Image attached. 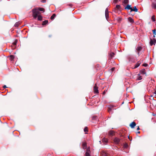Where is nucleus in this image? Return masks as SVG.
<instances>
[{"mask_svg":"<svg viewBox=\"0 0 156 156\" xmlns=\"http://www.w3.org/2000/svg\"><path fill=\"white\" fill-rule=\"evenodd\" d=\"M41 1L42 2H46V0H41Z\"/></svg>","mask_w":156,"mask_h":156,"instance_id":"40","label":"nucleus"},{"mask_svg":"<svg viewBox=\"0 0 156 156\" xmlns=\"http://www.w3.org/2000/svg\"><path fill=\"white\" fill-rule=\"evenodd\" d=\"M128 20L131 23H134L133 20L130 17H129L128 18Z\"/></svg>","mask_w":156,"mask_h":156,"instance_id":"12","label":"nucleus"},{"mask_svg":"<svg viewBox=\"0 0 156 156\" xmlns=\"http://www.w3.org/2000/svg\"><path fill=\"white\" fill-rule=\"evenodd\" d=\"M128 0H124L122 3L123 5H126L128 3Z\"/></svg>","mask_w":156,"mask_h":156,"instance_id":"18","label":"nucleus"},{"mask_svg":"<svg viewBox=\"0 0 156 156\" xmlns=\"http://www.w3.org/2000/svg\"><path fill=\"white\" fill-rule=\"evenodd\" d=\"M138 11V9L136 8V6L134 7L133 9L132 8L131 9V11H135L137 12Z\"/></svg>","mask_w":156,"mask_h":156,"instance_id":"13","label":"nucleus"},{"mask_svg":"<svg viewBox=\"0 0 156 156\" xmlns=\"http://www.w3.org/2000/svg\"><path fill=\"white\" fill-rule=\"evenodd\" d=\"M84 131L85 132L88 131V129L87 127H85L84 129Z\"/></svg>","mask_w":156,"mask_h":156,"instance_id":"32","label":"nucleus"},{"mask_svg":"<svg viewBox=\"0 0 156 156\" xmlns=\"http://www.w3.org/2000/svg\"><path fill=\"white\" fill-rule=\"evenodd\" d=\"M105 16L107 20H108L109 18L108 10V8H106L105 11Z\"/></svg>","mask_w":156,"mask_h":156,"instance_id":"5","label":"nucleus"},{"mask_svg":"<svg viewBox=\"0 0 156 156\" xmlns=\"http://www.w3.org/2000/svg\"><path fill=\"white\" fill-rule=\"evenodd\" d=\"M142 72L143 73H144V71H142Z\"/></svg>","mask_w":156,"mask_h":156,"instance_id":"44","label":"nucleus"},{"mask_svg":"<svg viewBox=\"0 0 156 156\" xmlns=\"http://www.w3.org/2000/svg\"><path fill=\"white\" fill-rule=\"evenodd\" d=\"M151 20L153 22H155V17L154 16H152Z\"/></svg>","mask_w":156,"mask_h":156,"instance_id":"28","label":"nucleus"},{"mask_svg":"<svg viewBox=\"0 0 156 156\" xmlns=\"http://www.w3.org/2000/svg\"><path fill=\"white\" fill-rule=\"evenodd\" d=\"M15 57L13 55H11L10 56L9 58L11 60H12Z\"/></svg>","mask_w":156,"mask_h":156,"instance_id":"24","label":"nucleus"},{"mask_svg":"<svg viewBox=\"0 0 156 156\" xmlns=\"http://www.w3.org/2000/svg\"><path fill=\"white\" fill-rule=\"evenodd\" d=\"M86 152L90 153V149L89 148H87Z\"/></svg>","mask_w":156,"mask_h":156,"instance_id":"35","label":"nucleus"},{"mask_svg":"<svg viewBox=\"0 0 156 156\" xmlns=\"http://www.w3.org/2000/svg\"><path fill=\"white\" fill-rule=\"evenodd\" d=\"M32 12L33 13V16L34 19H36L38 16V14L40 13L39 10L37 9H35L32 10Z\"/></svg>","mask_w":156,"mask_h":156,"instance_id":"1","label":"nucleus"},{"mask_svg":"<svg viewBox=\"0 0 156 156\" xmlns=\"http://www.w3.org/2000/svg\"><path fill=\"white\" fill-rule=\"evenodd\" d=\"M152 7L154 9H156V4L155 3H153L152 5Z\"/></svg>","mask_w":156,"mask_h":156,"instance_id":"17","label":"nucleus"},{"mask_svg":"<svg viewBox=\"0 0 156 156\" xmlns=\"http://www.w3.org/2000/svg\"><path fill=\"white\" fill-rule=\"evenodd\" d=\"M48 20H45V21H43L42 23V25H45L48 24Z\"/></svg>","mask_w":156,"mask_h":156,"instance_id":"19","label":"nucleus"},{"mask_svg":"<svg viewBox=\"0 0 156 156\" xmlns=\"http://www.w3.org/2000/svg\"><path fill=\"white\" fill-rule=\"evenodd\" d=\"M128 138H129V136H128Z\"/></svg>","mask_w":156,"mask_h":156,"instance_id":"49","label":"nucleus"},{"mask_svg":"<svg viewBox=\"0 0 156 156\" xmlns=\"http://www.w3.org/2000/svg\"><path fill=\"white\" fill-rule=\"evenodd\" d=\"M142 79V77L141 76H140V75H138V76H137V80H141V79Z\"/></svg>","mask_w":156,"mask_h":156,"instance_id":"23","label":"nucleus"},{"mask_svg":"<svg viewBox=\"0 0 156 156\" xmlns=\"http://www.w3.org/2000/svg\"><path fill=\"white\" fill-rule=\"evenodd\" d=\"M142 49V48L141 46H138L136 47V52L137 53L139 56L140 55L139 52Z\"/></svg>","mask_w":156,"mask_h":156,"instance_id":"4","label":"nucleus"},{"mask_svg":"<svg viewBox=\"0 0 156 156\" xmlns=\"http://www.w3.org/2000/svg\"><path fill=\"white\" fill-rule=\"evenodd\" d=\"M55 16L56 15L55 14H53L51 17V20H53L54 19Z\"/></svg>","mask_w":156,"mask_h":156,"instance_id":"22","label":"nucleus"},{"mask_svg":"<svg viewBox=\"0 0 156 156\" xmlns=\"http://www.w3.org/2000/svg\"><path fill=\"white\" fill-rule=\"evenodd\" d=\"M102 142L104 143H106L108 142V140L106 138H104L102 140Z\"/></svg>","mask_w":156,"mask_h":156,"instance_id":"15","label":"nucleus"},{"mask_svg":"<svg viewBox=\"0 0 156 156\" xmlns=\"http://www.w3.org/2000/svg\"><path fill=\"white\" fill-rule=\"evenodd\" d=\"M94 92L96 94H98V87H97L96 84H95L94 87Z\"/></svg>","mask_w":156,"mask_h":156,"instance_id":"6","label":"nucleus"},{"mask_svg":"<svg viewBox=\"0 0 156 156\" xmlns=\"http://www.w3.org/2000/svg\"><path fill=\"white\" fill-rule=\"evenodd\" d=\"M115 69V68L114 67H113L112 68V71H113Z\"/></svg>","mask_w":156,"mask_h":156,"instance_id":"41","label":"nucleus"},{"mask_svg":"<svg viewBox=\"0 0 156 156\" xmlns=\"http://www.w3.org/2000/svg\"><path fill=\"white\" fill-rule=\"evenodd\" d=\"M140 133V131H139V132H137V133Z\"/></svg>","mask_w":156,"mask_h":156,"instance_id":"46","label":"nucleus"},{"mask_svg":"<svg viewBox=\"0 0 156 156\" xmlns=\"http://www.w3.org/2000/svg\"><path fill=\"white\" fill-rule=\"evenodd\" d=\"M85 156H90V153L86 152Z\"/></svg>","mask_w":156,"mask_h":156,"instance_id":"33","label":"nucleus"},{"mask_svg":"<svg viewBox=\"0 0 156 156\" xmlns=\"http://www.w3.org/2000/svg\"><path fill=\"white\" fill-rule=\"evenodd\" d=\"M42 17L41 15H38L37 16V20H42Z\"/></svg>","mask_w":156,"mask_h":156,"instance_id":"20","label":"nucleus"},{"mask_svg":"<svg viewBox=\"0 0 156 156\" xmlns=\"http://www.w3.org/2000/svg\"><path fill=\"white\" fill-rule=\"evenodd\" d=\"M114 53L112 52L110 54V56L111 58H112L114 55Z\"/></svg>","mask_w":156,"mask_h":156,"instance_id":"31","label":"nucleus"},{"mask_svg":"<svg viewBox=\"0 0 156 156\" xmlns=\"http://www.w3.org/2000/svg\"><path fill=\"white\" fill-rule=\"evenodd\" d=\"M140 64V61H138L135 65V66L134 67V69L137 68L139 66Z\"/></svg>","mask_w":156,"mask_h":156,"instance_id":"11","label":"nucleus"},{"mask_svg":"<svg viewBox=\"0 0 156 156\" xmlns=\"http://www.w3.org/2000/svg\"><path fill=\"white\" fill-rule=\"evenodd\" d=\"M156 40L155 39L153 40L151 39L150 41V44L152 46L153 44H154L156 43Z\"/></svg>","mask_w":156,"mask_h":156,"instance_id":"8","label":"nucleus"},{"mask_svg":"<svg viewBox=\"0 0 156 156\" xmlns=\"http://www.w3.org/2000/svg\"><path fill=\"white\" fill-rule=\"evenodd\" d=\"M68 5L69 6H70L71 7H72L73 5L71 4V3H70V4H68Z\"/></svg>","mask_w":156,"mask_h":156,"instance_id":"38","label":"nucleus"},{"mask_svg":"<svg viewBox=\"0 0 156 156\" xmlns=\"http://www.w3.org/2000/svg\"><path fill=\"white\" fill-rule=\"evenodd\" d=\"M154 93L156 95V90L155 91Z\"/></svg>","mask_w":156,"mask_h":156,"instance_id":"45","label":"nucleus"},{"mask_svg":"<svg viewBox=\"0 0 156 156\" xmlns=\"http://www.w3.org/2000/svg\"><path fill=\"white\" fill-rule=\"evenodd\" d=\"M140 129V128H139V126H138L137 128V130H139Z\"/></svg>","mask_w":156,"mask_h":156,"instance_id":"42","label":"nucleus"},{"mask_svg":"<svg viewBox=\"0 0 156 156\" xmlns=\"http://www.w3.org/2000/svg\"><path fill=\"white\" fill-rule=\"evenodd\" d=\"M121 139L117 137H115V138L113 140V143L115 144H118L120 141Z\"/></svg>","mask_w":156,"mask_h":156,"instance_id":"3","label":"nucleus"},{"mask_svg":"<svg viewBox=\"0 0 156 156\" xmlns=\"http://www.w3.org/2000/svg\"><path fill=\"white\" fill-rule=\"evenodd\" d=\"M39 11H42L43 12H44V9L43 8H40L38 9Z\"/></svg>","mask_w":156,"mask_h":156,"instance_id":"25","label":"nucleus"},{"mask_svg":"<svg viewBox=\"0 0 156 156\" xmlns=\"http://www.w3.org/2000/svg\"><path fill=\"white\" fill-rule=\"evenodd\" d=\"M17 42V40H16V41H15L13 43V44L14 45H16V43Z\"/></svg>","mask_w":156,"mask_h":156,"instance_id":"37","label":"nucleus"},{"mask_svg":"<svg viewBox=\"0 0 156 156\" xmlns=\"http://www.w3.org/2000/svg\"><path fill=\"white\" fill-rule=\"evenodd\" d=\"M112 107H110L109 108H108V112H110V111H111L112 110Z\"/></svg>","mask_w":156,"mask_h":156,"instance_id":"34","label":"nucleus"},{"mask_svg":"<svg viewBox=\"0 0 156 156\" xmlns=\"http://www.w3.org/2000/svg\"><path fill=\"white\" fill-rule=\"evenodd\" d=\"M156 30L155 29H154L153 30V33L154 34V37H155V35H156Z\"/></svg>","mask_w":156,"mask_h":156,"instance_id":"27","label":"nucleus"},{"mask_svg":"<svg viewBox=\"0 0 156 156\" xmlns=\"http://www.w3.org/2000/svg\"><path fill=\"white\" fill-rule=\"evenodd\" d=\"M49 37H51V36L49 35Z\"/></svg>","mask_w":156,"mask_h":156,"instance_id":"48","label":"nucleus"},{"mask_svg":"<svg viewBox=\"0 0 156 156\" xmlns=\"http://www.w3.org/2000/svg\"><path fill=\"white\" fill-rule=\"evenodd\" d=\"M120 0H114V3H117Z\"/></svg>","mask_w":156,"mask_h":156,"instance_id":"36","label":"nucleus"},{"mask_svg":"<svg viewBox=\"0 0 156 156\" xmlns=\"http://www.w3.org/2000/svg\"><path fill=\"white\" fill-rule=\"evenodd\" d=\"M125 9H130L131 10V9H132V8L131 7L130 5H128L127 6L125 7Z\"/></svg>","mask_w":156,"mask_h":156,"instance_id":"14","label":"nucleus"},{"mask_svg":"<svg viewBox=\"0 0 156 156\" xmlns=\"http://www.w3.org/2000/svg\"><path fill=\"white\" fill-rule=\"evenodd\" d=\"M109 134L111 136H113L114 134V132L113 131H109Z\"/></svg>","mask_w":156,"mask_h":156,"instance_id":"21","label":"nucleus"},{"mask_svg":"<svg viewBox=\"0 0 156 156\" xmlns=\"http://www.w3.org/2000/svg\"><path fill=\"white\" fill-rule=\"evenodd\" d=\"M82 146L83 149H85L87 148V143L85 141L82 142Z\"/></svg>","mask_w":156,"mask_h":156,"instance_id":"7","label":"nucleus"},{"mask_svg":"<svg viewBox=\"0 0 156 156\" xmlns=\"http://www.w3.org/2000/svg\"><path fill=\"white\" fill-rule=\"evenodd\" d=\"M92 119L93 120H96L98 119V117L97 116H94L92 117Z\"/></svg>","mask_w":156,"mask_h":156,"instance_id":"26","label":"nucleus"},{"mask_svg":"<svg viewBox=\"0 0 156 156\" xmlns=\"http://www.w3.org/2000/svg\"><path fill=\"white\" fill-rule=\"evenodd\" d=\"M128 58L129 60V62L134 63L136 61V59L135 58V57L132 55H130L128 57Z\"/></svg>","mask_w":156,"mask_h":156,"instance_id":"2","label":"nucleus"},{"mask_svg":"<svg viewBox=\"0 0 156 156\" xmlns=\"http://www.w3.org/2000/svg\"><path fill=\"white\" fill-rule=\"evenodd\" d=\"M3 87L4 88H5L7 87H6V86L5 85L4 86H3Z\"/></svg>","mask_w":156,"mask_h":156,"instance_id":"43","label":"nucleus"},{"mask_svg":"<svg viewBox=\"0 0 156 156\" xmlns=\"http://www.w3.org/2000/svg\"><path fill=\"white\" fill-rule=\"evenodd\" d=\"M116 8L117 9H119L120 8V5H116Z\"/></svg>","mask_w":156,"mask_h":156,"instance_id":"29","label":"nucleus"},{"mask_svg":"<svg viewBox=\"0 0 156 156\" xmlns=\"http://www.w3.org/2000/svg\"><path fill=\"white\" fill-rule=\"evenodd\" d=\"M136 123L134 122H132L130 124V126L132 128H133L134 127L136 126Z\"/></svg>","mask_w":156,"mask_h":156,"instance_id":"9","label":"nucleus"},{"mask_svg":"<svg viewBox=\"0 0 156 156\" xmlns=\"http://www.w3.org/2000/svg\"><path fill=\"white\" fill-rule=\"evenodd\" d=\"M123 147L124 148L127 149L129 148V146L128 144L127 143H125L124 144L123 146Z\"/></svg>","mask_w":156,"mask_h":156,"instance_id":"10","label":"nucleus"},{"mask_svg":"<svg viewBox=\"0 0 156 156\" xmlns=\"http://www.w3.org/2000/svg\"><path fill=\"white\" fill-rule=\"evenodd\" d=\"M19 22H16L14 26L16 27H17L19 26Z\"/></svg>","mask_w":156,"mask_h":156,"instance_id":"30","label":"nucleus"},{"mask_svg":"<svg viewBox=\"0 0 156 156\" xmlns=\"http://www.w3.org/2000/svg\"><path fill=\"white\" fill-rule=\"evenodd\" d=\"M147 64H143V66L145 67H147Z\"/></svg>","mask_w":156,"mask_h":156,"instance_id":"39","label":"nucleus"},{"mask_svg":"<svg viewBox=\"0 0 156 156\" xmlns=\"http://www.w3.org/2000/svg\"><path fill=\"white\" fill-rule=\"evenodd\" d=\"M105 93V92L104 91V92L103 93V94H104Z\"/></svg>","mask_w":156,"mask_h":156,"instance_id":"47","label":"nucleus"},{"mask_svg":"<svg viewBox=\"0 0 156 156\" xmlns=\"http://www.w3.org/2000/svg\"><path fill=\"white\" fill-rule=\"evenodd\" d=\"M101 154L102 156H108L109 155L108 153L105 152H102Z\"/></svg>","mask_w":156,"mask_h":156,"instance_id":"16","label":"nucleus"}]
</instances>
